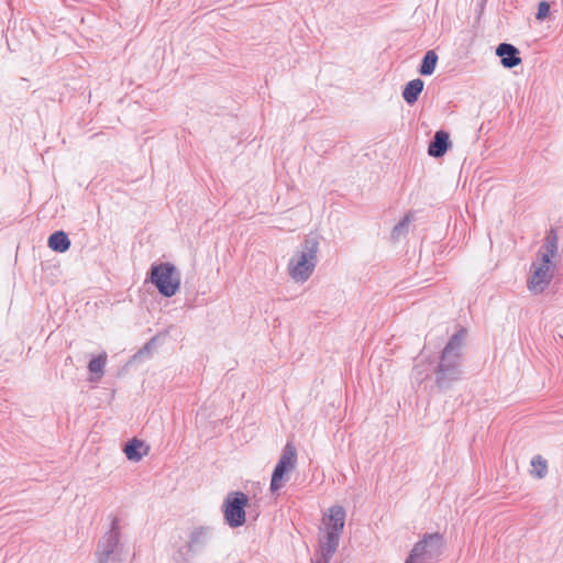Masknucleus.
Instances as JSON below:
<instances>
[{
	"instance_id": "obj_8",
	"label": "nucleus",
	"mask_w": 563,
	"mask_h": 563,
	"mask_svg": "<svg viewBox=\"0 0 563 563\" xmlns=\"http://www.w3.org/2000/svg\"><path fill=\"white\" fill-rule=\"evenodd\" d=\"M249 504L247 496L242 492H232L228 494L223 501V515L225 522L232 527L238 528L245 523L246 514L245 507Z\"/></svg>"
},
{
	"instance_id": "obj_10",
	"label": "nucleus",
	"mask_w": 563,
	"mask_h": 563,
	"mask_svg": "<svg viewBox=\"0 0 563 563\" xmlns=\"http://www.w3.org/2000/svg\"><path fill=\"white\" fill-rule=\"evenodd\" d=\"M150 444L139 438L129 439L122 445V452L130 463H140L150 454Z\"/></svg>"
},
{
	"instance_id": "obj_3",
	"label": "nucleus",
	"mask_w": 563,
	"mask_h": 563,
	"mask_svg": "<svg viewBox=\"0 0 563 563\" xmlns=\"http://www.w3.org/2000/svg\"><path fill=\"white\" fill-rule=\"evenodd\" d=\"M558 264V243L548 238L531 263L527 287L534 295L542 294L550 285Z\"/></svg>"
},
{
	"instance_id": "obj_7",
	"label": "nucleus",
	"mask_w": 563,
	"mask_h": 563,
	"mask_svg": "<svg viewBox=\"0 0 563 563\" xmlns=\"http://www.w3.org/2000/svg\"><path fill=\"white\" fill-rule=\"evenodd\" d=\"M125 550L120 542V532L113 528L99 540L95 563H122L125 559Z\"/></svg>"
},
{
	"instance_id": "obj_12",
	"label": "nucleus",
	"mask_w": 563,
	"mask_h": 563,
	"mask_svg": "<svg viewBox=\"0 0 563 563\" xmlns=\"http://www.w3.org/2000/svg\"><path fill=\"white\" fill-rule=\"evenodd\" d=\"M212 534L210 526L199 525L194 527L188 534V548L192 551L207 545Z\"/></svg>"
},
{
	"instance_id": "obj_14",
	"label": "nucleus",
	"mask_w": 563,
	"mask_h": 563,
	"mask_svg": "<svg viewBox=\"0 0 563 563\" xmlns=\"http://www.w3.org/2000/svg\"><path fill=\"white\" fill-rule=\"evenodd\" d=\"M106 364H107V354L106 353L98 354L90 360V362L88 364L90 382H98L103 376Z\"/></svg>"
},
{
	"instance_id": "obj_2",
	"label": "nucleus",
	"mask_w": 563,
	"mask_h": 563,
	"mask_svg": "<svg viewBox=\"0 0 563 563\" xmlns=\"http://www.w3.org/2000/svg\"><path fill=\"white\" fill-rule=\"evenodd\" d=\"M346 508L340 503L327 507L321 515L319 526V554L325 563L336 551L343 534Z\"/></svg>"
},
{
	"instance_id": "obj_15",
	"label": "nucleus",
	"mask_w": 563,
	"mask_h": 563,
	"mask_svg": "<svg viewBox=\"0 0 563 563\" xmlns=\"http://www.w3.org/2000/svg\"><path fill=\"white\" fill-rule=\"evenodd\" d=\"M424 84L421 79L416 78L410 80L404 88L402 98L404 100L412 104L418 100L419 95L422 92Z\"/></svg>"
},
{
	"instance_id": "obj_4",
	"label": "nucleus",
	"mask_w": 563,
	"mask_h": 563,
	"mask_svg": "<svg viewBox=\"0 0 563 563\" xmlns=\"http://www.w3.org/2000/svg\"><path fill=\"white\" fill-rule=\"evenodd\" d=\"M461 349L462 338L457 335L446 344L435 373V382L439 387L448 388L461 378L463 373Z\"/></svg>"
},
{
	"instance_id": "obj_1",
	"label": "nucleus",
	"mask_w": 563,
	"mask_h": 563,
	"mask_svg": "<svg viewBox=\"0 0 563 563\" xmlns=\"http://www.w3.org/2000/svg\"><path fill=\"white\" fill-rule=\"evenodd\" d=\"M321 241L319 233L310 232L289 255L286 274L295 285L302 286L313 276L319 263Z\"/></svg>"
},
{
	"instance_id": "obj_19",
	"label": "nucleus",
	"mask_w": 563,
	"mask_h": 563,
	"mask_svg": "<svg viewBox=\"0 0 563 563\" xmlns=\"http://www.w3.org/2000/svg\"><path fill=\"white\" fill-rule=\"evenodd\" d=\"M550 12H551V9H550L549 2L541 1L538 4V11H537V14H536V19L538 21L542 22V21H544L545 19H548L550 16Z\"/></svg>"
},
{
	"instance_id": "obj_18",
	"label": "nucleus",
	"mask_w": 563,
	"mask_h": 563,
	"mask_svg": "<svg viewBox=\"0 0 563 563\" xmlns=\"http://www.w3.org/2000/svg\"><path fill=\"white\" fill-rule=\"evenodd\" d=\"M438 63V55L434 51H428L422 59L419 73L423 76H430L434 73Z\"/></svg>"
},
{
	"instance_id": "obj_5",
	"label": "nucleus",
	"mask_w": 563,
	"mask_h": 563,
	"mask_svg": "<svg viewBox=\"0 0 563 563\" xmlns=\"http://www.w3.org/2000/svg\"><path fill=\"white\" fill-rule=\"evenodd\" d=\"M148 280L165 298L176 296L181 289V272L172 262L154 263L150 268Z\"/></svg>"
},
{
	"instance_id": "obj_9",
	"label": "nucleus",
	"mask_w": 563,
	"mask_h": 563,
	"mask_svg": "<svg viewBox=\"0 0 563 563\" xmlns=\"http://www.w3.org/2000/svg\"><path fill=\"white\" fill-rule=\"evenodd\" d=\"M296 461L297 452L295 446L287 444L272 474L269 486L272 493H277L285 485L296 466Z\"/></svg>"
},
{
	"instance_id": "obj_6",
	"label": "nucleus",
	"mask_w": 563,
	"mask_h": 563,
	"mask_svg": "<svg viewBox=\"0 0 563 563\" xmlns=\"http://www.w3.org/2000/svg\"><path fill=\"white\" fill-rule=\"evenodd\" d=\"M446 549V540L443 533H424L412 547L405 563H435Z\"/></svg>"
},
{
	"instance_id": "obj_17",
	"label": "nucleus",
	"mask_w": 563,
	"mask_h": 563,
	"mask_svg": "<svg viewBox=\"0 0 563 563\" xmlns=\"http://www.w3.org/2000/svg\"><path fill=\"white\" fill-rule=\"evenodd\" d=\"M529 474L533 478H544L548 474V461L542 455H533L530 460Z\"/></svg>"
},
{
	"instance_id": "obj_11",
	"label": "nucleus",
	"mask_w": 563,
	"mask_h": 563,
	"mask_svg": "<svg viewBox=\"0 0 563 563\" xmlns=\"http://www.w3.org/2000/svg\"><path fill=\"white\" fill-rule=\"evenodd\" d=\"M495 53L500 58V64L504 68H514L521 64L519 49L511 44H499Z\"/></svg>"
},
{
	"instance_id": "obj_16",
	"label": "nucleus",
	"mask_w": 563,
	"mask_h": 563,
	"mask_svg": "<svg viewBox=\"0 0 563 563\" xmlns=\"http://www.w3.org/2000/svg\"><path fill=\"white\" fill-rule=\"evenodd\" d=\"M48 247L58 253H65L70 247V241L63 231H57L48 238Z\"/></svg>"
},
{
	"instance_id": "obj_20",
	"label": "nucleus",
	"mask_w": 563,
	"mask_h": 563,
	"mask_svg": "<svg viewBox=\"0 0 563 563\" xmlns=\"http://www.w3.org/2000/svg\"><path fill=\"white\" fill-rule=\"evenodd\" d=\"M413 220V214L411 213H408L406 214L399 222L398 224L395 225L394 228V233H402L407 230V228L409 227V224L411 223V221Z\"/></svg>"
},
{
	"instance_id": "obj_13",
	"label": "nucleus",
	"mask_w": 563,
	"mask_h": 563,
	"mask_svg": "<svg viewBox=\"0 0 563 563\" xmlns=\"http://www.w3.org/2000/svg\"><path fill=\"white\" fill-rule=\"evenodd\" d=\"M449 147V134L444 131H438L433 141L430 143L428 154L432 157L443 156Z\"/></svg>"
}]
</instances>
